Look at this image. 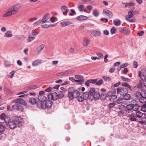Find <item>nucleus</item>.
Here are the masks:
<instances>
[{
  "label": "nucleus",
  "mask_w": 146,
  "mask_h": 146,
  "mask_svg": "<svg viewBox=\"0 0 146 146\" xmlns=\"http://www.w3.org/2000/svg\"><path fill=\"white\" fill-rule=\"evenodd\" d=\"M139 107L137 101L134 100H133L131 101L130 104L126 106L125 110L137 111L139 109Z\"/></svg>",
  "instance_id": "nucleus-3"
},
{
  "label": "nucleus",
  "mask_w": 146,
  "mask_h": 146,
  "mask_svg": "<svg viewBox=\"0 0 146 146\" xmlns=\"http://www.w3.org/2000/svg\"><path fill=\"white\" fill-rule=\"evenodd\" d=\"M116 104L115 103H110L108 105V107L110 109L113 108L115 106Z\"/></svg>",
  "instance_id": "nucleus-59"
},
{
  "label": "nucleus",
  "mask_w": 146,
  "mask_h": 146,
  "mask_svg": "<svg viewBox=\"0 0 146 146\" xmlns=\"http://www.w3.org/2000/svg\"><path fill=\"white\" fill-rule=\"evenodd\" d=\"M32 35L33 36H35L38 33V32H36L35 31V30L33 29L32 31Z\"/></svg>",
  "instance_id": "nucleus-61"
},
{
  "label": "nucleus",
  "mask_w": 146,
  "mask_h": 146,
  "mask_svg": "<svg viewBox=\"0 0 146 146\" xmlns=\"http://www.w3.org/2000/svg\"><path fill=\"white\" fill-rule=\"evenodd\" d=\"M52 104V102L50 100L46 101V102H44V104L45 107H46L47 108H50Z\"/></svg>",
  "instance_id": "nucleus-19"
},
{
  "label": "nucleus",
  "mask_w": 146,
  "mask_h": 146,
  "mask_svg": "<svg viewBox=\"0 0 146 146\" xmlns=\"http://www.w3.org/2000/svg\"><path fill=\"white\" fill-rule=\"evenodd\" d=\"M16 72L15 71L13 70L8 75V77L9 78H12L14 76V73Z\"/></svg>",
  "instance_id": "nucleus-47"
},
{
  "label": "nucleus",
  "mask_w": 146,
  "mask_h": 146,
  "mask_svg": "<svg viewBox=\"0 0 146 146\" xmlns=\"http://www.w3.org/2000/svg\"><path fill=\"white\" fill-rule=\"evenodd\" d=\"M145 92H144V91H142L141 92H137L136 93L135 95L136 97L139 99V98L141 97L142 95V94L143 93H145Z\"/></svg>",
  "instance_id": "nucleus-30"
},
{
  "label": "nucleus",
  "mask_w": 146,
  "mask_h": 146,
  "mask_svg": "<svg viewBox=\"0 0 146 146\" xmlns=\"http://www.w3.org/2000/svg\"><path fill=\"white\" fill-rule=\"evenodd\" d=\"M12 108L14 110H16L22 111H23V107L19 104H16L13 105L12 106Z\"/></svg>",
  "instance_id": "nucleus-12"
},
{
  "label": "nucleus",
  "mask_w": 146,
  "mask_h": 146,
  "mask_svg": "<svg viewBox=\"0 0 146 146\" xmlns=\"http://www.w3.org/2000/svg\"><path fill=\"white\" fill-rule=\"evenodd\" d=\"M48 98L50 100H53L54 101L58 98V97L57 93L54 92L49 94L48 96Z\"/></svg>",
  "instance_id": "nucleus-8"
},
{
  "label": "nucleus",
  "mask_w": 146,
  "mask_h": 146,
  "mask_svg": "<svg viewBox=\"0 0 146 146\" xmlns=\"http://www.w3.org/2000/svg\"><path fill=\"white\" fill-rule=\"evenodd\" d=\"M14 102L16 103H19L22 105L25 106L27 105V103L26 101L25 100H22L21 98L16 99L14 100Z\"/></svg>",
  "instance_id": "nucleus-13"
},
{
  "label": "nucleus",
  "mask_w": 146,
  "mask_h": 146,
  "mask_svg": "<svg viewBox=\"0 0 146 146\" xmlns=\"http://www.w3.org/2000/svg\"><path fill=\"white\" fill-rule=\"evenodd\" d=\"M75 78L76 79H81V78H83L82 76L80 75H77L75 76Z\"/></svg>",
  "instance_id": "nucleus-60"
},
{
  "label": "nucleus",
  "mask_w": 146,
  "mask_h": 146,
  "mask_svg": "<svg viewBox=\"0 0 146 146\" xmlns=\"http://www.w3.org/2000/svg\"><path fill=\"white\" fill-rule=\"evenodd\" d=\"M141 111L145 112L146 111V104L144 103L141 106Z\"/></svg>",
  "instance_id": "nucleus-38"
},
{
  "label": "nucleus",
  "mask_w": 146,
  "mask_h": 146,
  "mask_svg": "<svg viewBox=\"0 0 146 146\" xmlns=\"http://www.w3.org/2000/svg\"><path fill=\"white\" fill-rule=\"evenodd\" d=\"M118 31L125 35H128L130 33L129 29L128 28L126 27L120 28L118 29Z\"/></svg>",
  "instance_id": "nucleus-9"
},
{
  "label": "nucleus",
  "mask_w": 146,
  "mask_h": 146,
  "mask_svg": "<svg viewBox=\"0 0 146 146\" xmlns=\"http://www.w3.org/2000/svg\"><path fill=\"white\" fill-rule=\"evenodd\" d=\"M6 115H5V114L4 113H2L0 115V118L1 120H4L6 117Z\"/></svg>",
  "instance_id": "nucleus-58"
},
{
  "label": "nucleus",
  "mask_w": 146,
  "mask_h": 146,
  "mask_svg": "<svg viewBox=\"0 0 146 146\" xmlns=\"http://www.w3.org/2000/svg\"><path fill=\"white\" fill-rule=\"evenodd\" d=\"M85 100L83 96H79L78 97L77 100L79 102H82Z\"/></svg>",
  "instance_id": "nucleus-48"
},
{
  "label": "nucleus",
  "mask_w": 146,
  "mask_h": 146,
  "mask_svg": "<svg viewBox=\"0 0 146 146\" xmlns=\"http://www.w3.org/2000/svg\"><path fill=\"white\" fill-rule=\"evenodd\" d=\"M90 42V40L86 39H84V46H87L89 44Z\"/></svg>",
  "instance_id": "nucleus-55"
},
{
  "label": "nucleus",
  "mask_w": 146,
  "mask_h": 146,
  "mask_svg": "<svg viewBox=\"0 0 146 146\" xmlns=\"http://www.w3.org/2000/svg\"><path fill=\"white\" fill-rule=\"evenodd\" d=\"M0 132V139L1 140L5 138V134L2 132Z\"/></svg>",
  "instance_id": "nucleus-54"
},
{
  "label": "nucleus",
  "mask_w": 146,
  "mask_h": 146,
  "mask_svg": "<svg viewBox=\"0 0 146 146\" xmlns=\"http://www.w3.org/2000/svg\"><path fill=\"white\" fill-rule=\"evenodd\" d=\"M73 88L70 87L68 89V98L70 100H72L73 99L74 96L73 94Z\"/></svg>",
  "instance_id": "nucleus-10"
},
{
  "label": "nucleus",
  "mask_w": 146,
  "mask_h": 146,
  "mask_svg": "<svg viewBox=\"0 0 146 146\" xmlns=\"http://www.w3.org/2000/svg\"><path fill=\"white\" fill-rule=\"evenodd\" d=\"M20 7L18 5L13 6L7 10L6 13L4 15L3 17H6L17 14L18 12V10Z\"/></svg>",
  "instance_id": "nucleus-2"
},
{
  "label": "nucleus",
  "mask_w": 146,
  "mask_h": 146,
  "mask_svg": "<svg viewBox=\"0 0 146 146\" xmlns=\"http://www.w3.org/2000/svg\"><path fill=\"white\" fill-rule=\"evenodd\" d=\"M107 94L105 93H102L100 95V99L102 100H104L107 97Z\"/></svg>",
  "instance_id": "nucleus-37"
},
{
  "label": "nucleus",
  "mask_w": 146,
  "mask_h": 146,
  "mask_svg": "<svg viewBox=\"0 0 146 146\" xmlns=\"http://www.w3.org/2000/svg\"><path fill=\"white\" fill-rule=\"evenodd\" d=\"M12 36V32L11 31H7L4 35L5 36L8 38L11 37Z\"/></svg>",
  "instance_id": "nucleus-31"
},
{
  "label": "nucleus",
  "mask_w": 146,
  "mask_h": 146,
  "mask_svg": "<svg viewBox=\"0 0 146 146\" xmlns=\"http://www.w3.org/2000/svg\"><path fill=\"white\" fill-rule=\"evenodd\" d=\"M121 79H122L123 81H127L128 82H130V79L128 78H125L124 76H122L121 77Z\"/></svg>",
  "instance_id": "nucleus-52"
},
{
  "label": "nucleus",
  "mask_w": 146,
  "mask_h": 146,
  "mask_svg": "<svg viewBox=\"0 0 146 146\" xmlns=\"http://www.w3.org/2000/svg\"><path fill=\"white\" fill-rule=\"evenodd\" d=\"M117 96L115 94L111 97L110 98V101L112 102H114L116 101V100L117 98Z\"/></svg>",
  "instance_id": "nucleus-44"
},
{
  "label": "nucleus",
  "mask_w": 146,
  "mask_h": 146,
  "mask_svg": "<svg viewBox=\"0 0 146 146\" xmlns=\"http://www.w3.org/2000/svg\"><path fill=\"white\" fill-rule=\"evenodd\" d=\"M49 14H45L41 20L42 24H44L46 23H49V22L47 21V20L49 19Z\"/></svg>",
  "instance_id": "nucleus-16"
},
{
  "label": "nucleus",
  "mask_w": 146,
  "mask_h": 146,
  "mask_svg": "<svg viewBox=\"0 0 146 146\" xmlns=\"http://www.w3.org/2000/svg\"><path fill=\"white\" fill-rule=\"evenodd\" d=\"M125 106L124 105L121 104L118 106V108L120 110H124Z\"/></svg>",
  "instance_id": "nucleus-56"
},
{
  "label": "nucleus",
  "mask_w": 146,
  "mask_h": 146,
  "mask_svg": "<svg viewBox=\"0 0 146 146\" xmlns=\"http://www.w3.org/2000/svg\"><path fill=\"white\" fill-rule=\"evenodd\" d=\"M113 23L116 26H119L121 24L120 20L119 19L117 20H114L113 21Z\"/></svg>",
  "instance_id": "nucleus-39"
},
{
  "label": "nucleus",
  "mask_w": 146,
  "mask_h": 146,
  "mask_svg": "<svg viewBox=\"0 0 146 146\" xmlns=\"http://www.w3.org/2000/svg\"><path fill=\"white\" fill-rule=\"evenodd\" d=\"M103 83V80L102 79H100L98 81L96 80V85L98 86H99L102 84Z\"/></svg>",
  "instance_id": "nucleus-53"
},
{
  "label": "nucleus",
  "mask_w": 146,
  "mask_h": 146,
  "mask_svg": "<svg viewBox=\"0 0 146 146\" xmlns=\"http://www.w3.org/2000/svg\"><path fill=\"white\" fill-rule=\"evenodd\" d=\"M61 25H62V27H64L67 26H68V25H70L71 24V23L69 21L68 22H66V21H64L62 22L61 23Z\"/></svg>",
  "instance_id": "nucleus-33"
},
{
  "label": "nucleus",
  "mask_w": 146,
  "mask_h": 146,
  "mask_svg": "<svg viewBox=\"0 0 146 146\" xmlns=\"http://www.w3.org/2000/svg\"><path fill=\"white\" fill-rule=\"evenodd\" d=\"M37 88L36 85H31L28 86L27 87L28 90H34Z\"/></svg>",
  "instance_id": "nucleus-49"
},
{
  "label": "nucleus",
  "mask_w": 146,
  "mask_h": 146,
  "mask_svg": "<svg viewBox=\"0 0 146 146\" xmlns=\"http://www.w3.org/2000/svg\"><path fill=\"white\" fill-rule=\"evenodd\" d=\"M133 12V11H129L128 13V15H126L125 16L126 19L128 21L131 22H134L135 21V19L131 18L134 16Z\"/></svg>",
  "instance_id": "nucleus-7"
},
{
  "label": "nucleus",
  "mask_w": 146,
  "mask_h": 146,
  "mask_svg": "<svg viewBox=\"0 0 146 146\" xmlns=\"http://www.w3.org/2000/svg\"><path fill=\"white\" fill-rule=\"evenodd\" d=\"M136 111L130 110H125V113L129 119L131 121L138 122L134 111Z\"/></svg>",
  "instance_id": "nucleus-4"
},
{
  "label": "nucleus",
  "mask_w": 146,
  "mask_h": 146,
  "mask_svg": "<svg viewBox=\"0 0 146 146\" xmlns=\"http://www.w3.org/2000/svg\"><path fill=\"white\" fill-rule=\"evenodd\" d=\"M123 98L125 100H129L130 98V96L129 94L127 93L125 95L123 96Z\"/></svg>",
  "instance_id": "nucleus-41"
},
{
  "label": "nucleus",
  "mask_w": 146,
  "mask_h": 146,
  "mask_svg": "<svg viewBox=\"0 0 146 146\" xmlns=\"http://www.w3.org/2000/svg\"><path fill=\"white\" fill-rule=\"evenodd\" d=\"M41 63V60H37L34 61L32 63L33 66H37Z\"/></svg>",
  "instance_id": "nucleus-32"
},
{
  "label": "nucleus",
  "mask_w": 146,
  "mask_h": 146,
  "mask_svg": "<svg viewBox=\"0 0 146 146\" xmlns=\"http://www.w3.org/2000/svg\"><path fill=\"white\" fill-rule=\"evenodd\" d=\"M123 99L120 97H119L116 100V103L117 104H119L122 103Z\"/></svg>",
  "instance_id": "nucleus-50"
},
{
  "label": "nucleus",
  "mask_w": 146,
  "mask_h": 146,
  "mask_svg": "<svg viewBox=\"0 0 146 146\" xmlns=\"http://www.w3.org/2000/svg\"><path fill=\"white\" fill-rule=\"evenodd\" d=\"M116 90L114 89L113 91H109L107 93V95L109 98L115 94L116 93Z\"/></svg>",
  "instance_id": "nucleus-17"
},
{
  "label": "nucleus",
  "mask_w": 146,
  "mask_h": 146,
  "mask_svg": "<svg viewBox=\"0 0 146 146\" xmlns=\"http://www.w3.org/2000/svg\"><path fill=\"white\" fill-rule=\"evenodd\" d=\"M138 63L136 61H134L133 63V66L134 68H136L138 66Z\"/></svg>",
  "instance_id": "nucleus-64"
},
{
  "label": "nucleus",
  "mask_w": 146,
  "mask_h": 146,
  "mask_svg": "<svg viewBox=\"0 0 146 146\" xmlns=\"http://www.w3.org/2000/svg\"><path fill=\"white\" fill-rule=\"evenodd\" d=\"M10 62L9 61L6 60L4 62V65L6 67H9L11 65Z\"/></svg>",
  "instance_id": "nucleus-45"
},
{
  "label": "nucleus",
  "mask_w": 146,
  "mask_h": 146,
  "mask_svg": "<svg viewBox=\"0 0 146 146\" xmlns=\"http://www.w3.org/2000/svg\"><path fill=\"white\" fill-rule=\"evenodd\" d=\"M44 47V46L43 44H41L37 48V51L38 52L41 51Z\"/></svg>",
  "instance_id": "nucleus-36"
},
{
  "label": "nucleus",
  "mask_w": 146,
  "mask_h": 146,
  "mask_svg": "<svg viewBox=\"0 0 146 146\" xmlns=\"http://www.w3.org/2000/svg\"><path fill=\"white\" fill-rule=\"evenodd\" d=\"M117 92L121 96H123L127 93V89L124 87H120L117 88Z\"/></svg>",
  "instance_id": "nucleus-6"
},
{
  "label": "nucleus",
  "mask_w": 146,
  "mask_h": 146,
  "mask_svg": "<svg viewBox=\"0 0 146 146\" xmlns=\"http://www.w3.org/2000/svg\"><path fill=\"white\" fill-rule=\"evenodd\" d=\"M137 87L139 89L146 88V86L145 85L143 84V80H142L139 81V84L137 85Z\"/></svg>",
  "instance_id": "nucleus-18"
},
{
  "label": "nucleus",
  "mask_w": 146,
  "mask_h": 146,
  "mask_svg": "<svg viewBox=\"0 0 146 146\" xmlns=\"http://www.w3.org/2000/svg\"><path fill=\"white\" fill-rule=\"evenodd\" d=\"M93 15L95 17H96L98 15V12L97 9H96L94 10L93 12Z\"/></svg>",
  "instance_id": "nucleus-51"
},
{
  "label": "nucleus",
  "mask_w": 146,
  "mask_h": 146,
  "mask_svg": "<svg viewBox=\"0 0 146 146\" xmlns=\"http://www.w3.org/2000/svg\"><path fill=\"white\" fill-rule=\"evenodd\" d=\"M103 14H105L106 15L110 18L112 17L113 16V14L112 12L107 9H104L103 11Z\"/></svg>",
  "instance_id": "nucleus-14"
},
{
  "label": "nucleus",
  "mask_w": 146,
  "mask_h": 146,
  "mask_svg": "<svg viewBox=\"0 0 146 146\" xmlns=\"http://www.w3.org/2000/svg\"><path fill=\"white\" fill-rule=\"evenodd\" d=\"M61 9L64 15H66L68 11V7L65 6H63L61 7Z\"/></svg>",
  "instance_id": "nucleus-20"
},
{
  "label": "nucleus",
  "mask_w": 146,
  "mask_h": 146,
  "mask_svg": "<svg viewBox=\"0 0 146 146\" xmlns=\"http://www.w3.org/2000/svg\"><path fill=\"white\" fill-rule=\"evenodd\" d=\"M90 97L91 98V100L95 99H98L100 96V94L98 92H96L95 88H91L89 91Z\"/></svg>",
  "instance_id": "nucleus-5"
},
{
  "label": "nucleus",
  "mask_w": 146,
  "mask_h": 146,
  "mask_svg": "<svg viewBox=\"0 0 146 146\" xmlns=\"http://www.w3.org/2000/svg\"><path fill=\"white\" fill-rule=\"evenodd\" d=\"M83 96L85 100L87 99L88 98H89V100L91 99V98L90 97L89 92H84L83 94Z\"/></svg>",
  "instance_id": "nucleus-25"
},
{
  "label": "nucleus",
  "mask_w": 146,
  "mask_h": 146,
  "mask_svg": "<svg viewBox=\"0 0 146 146\" xmlns=\"http://www.w3.org/2000/svg\"><path fill=\"white\" fill-rule=\"evenodd\" d=\"M35 37H33L29 36L28 37L27 39L28 42H29L35 39Z\"/></svg>",
  "instance_id": "nucleus-57"
},
{
  "label": "nucleus",
  "mask_w": 146,
  "mask_h": 146,
  "mask_svg": "<svg viewBox=\"0 0 146 146\" xmlns=\"http://www.w3.org/2000/svg\"><path fill=\"white\" fill-rule=\"evenodd\" d=\"M88 19V17L85 16L84 15H80L76 17V19L78 21H82L84 20H85Z\"/></svg>",
  "instance_id": "nucleus-26"
},
{
  "label": "nucleus",
  "mask_w": 146,
  "mask_h": 146,
  "mask_svg": "<svg viewBox=\"0 0 146 146\" xmlns=\"http://www.w3.org/2000/svg\"><path fill=\"white\" fill-rule=\"evenodd\" d=\"M134 112L135 113L137 121H139L141 119V118L143 115V113L139 111H138V110L134 111Z\"/></svg>",
  "instance_id": "nucleus-11"
},
{
  "label": "nucleus",
  "mask_w": 146,
  "mask_h": 146,
  "mask_svg": "<svg viewBox=\"0 0 146 146\" xmlns=\"http://www.w3.org/2000/svg\"><path fill=\"white\" fill-rule=\"evenodd\" d=\"M5 127L4 123L0 122V132H3L5 131Z\"/></svg>",
  "instance_id": "nucleus-27"
},
{
  "label": "nucleus",
  "mask_w": 146,
  "mask_h": 146,
  "mask_svg": "<svg viewBox=\"0 0 146 146\" xmlns=\"http://www.w3.org/2000/svg\"><path fill=\"white\" fill-rule=\"evenodd\" d=\"M63 91H60L59 92L58 97V98L60 99L64 97V94Z\"/></svg>",
  "instance_id": "nucleus-40"
},
{
  "label": "nucleus",
  "mask_w": 146,
  "mask_h": 146,
  "mask_svg": "<svg viewBox=\"0 0 146 146\" xmlns=\"http://www.w3.org/2000/svg\"><path fill=\"white\" fill-rule=\"evenodd\" d=\"M4 120L5 124L7 125L10 122V121H11L12 120L11 119L10 117H9L8 116H7Z\"/></svg>",
  "instance_id": "nucleus-34"
},
{
  "label": "nucleus",
  "mask_w": 146,
  "mask_h": 146,
  "mask_svg": "<svg viewBox=\"0 0 146 146\" xmlns=\"http://www.w3.org/2000/svg\"><path fill=\"white\" fill-rule=\"evenodd\" d=\"M138 99L141 103H145L146 102V94H143L141 97L139 98Z\"/></svg>",
  "instance_id": "nucleus-15"
},
{
  "label": "nucleus",
  "mask_w": 146,
  "mask_h": 146,
  "mask_svg": "<svg viewBox=\"0 0 146 146\" xmlns=\"http://www.w3.org/2000/svg\"><path fill=\"white\" fill-rule=\"evenodd\" d=\"M121 84L122 86L127 87L131 91H133V89L132 88V87H131L129 84H127L126 82H123Z\"/></svg>",
  "instance_id": "nucleus-28"
},
{
  "label": "nucleus",
  "mask_w": 146,
  "mask_h": 146,
  "mask_svg": "<svg viewBox=\"0 0 146 146\" xmlns=\"http://www.w3.org/2000/svg\"><path fill=\"white\" fill-rule=\"evenodd\" d=\"M84 81V80L83 78H81V79L79 80H75V82L78 83L80 84H82Z\"/></svg>",
  "instance_id": "nucleus-43"
},
{
  "label": "nucleus",
  "mask_w": 146,
  "mask_h": 146,
  "mask_svg": "<svg viewBox=\"0 0 146 146\" xmlns=\"http://www.w3.org/2000/svg\"><path fill=\"white\" fill-rule=\"evenodd\" d=\"M102 78L105 82H109L111 80V78L109 77L106 76H104L102 77Z\"/></svg>",
  "instance_id": "nucleus-35"
},
{
  "label": "nucleus",
  "mask_w": 146,
  "mask_h": 146,
  "mask_svg": "<svg viewBox=\"0 0 146 146\" xmlns=\"http://www.w3.org/2000/svg\"><path fill=\"white\" fill-rule=\"evenodd\" d=\"M128 65V64L127 63H125L121 64L120 65V68H123L127 67Z\"/></svg>",
  "instance_id": "nucleus-62"
},
{
  "label": "nucleus",
  "mask_w": 146,
  "mask_h": 146,
  "mask_svg": "<svg viewBox=\"0 0 146 146\" xmlns=\"http://www.w3.org/2000/svg\"><path fill=\"white\" fill-rule=\"evenodd\" d=\"M89 80V82L90 83H92V84H96V80L97 79H90Z\"/></svg>",
  "instance_id": "nucleus-63"
},
{
  "label": "nucleus",
  "mask_w": 146,
  "mask_h": 146,
  "mask_svg": "<svg viewBox=\"0 0 146 146\" xmlns=\"http://www.w3.org/2000/svg\"><path fill=\"white\" fill-rule=\"evenodd\" d=\"M37 106L39 109L44 108L45 107L44 102H42L40 101L38 102Z\"/></svg>",
  "instance_id": "nucleus-24"
},
{
  "label": "nucleus",
  "mask_w": 146,
  "mask_h": 146,
  "mask_svg": "<svg viewBox=\"0 0 146 146\" xmlns=\"http://www.w3.org/2000/svg\"><path fill=\"white\" fill-rule=\"evenodd\" d=\"M138 76L143 80V83L144 84V78L145 76V75H144V72H141V71H139L138 73Z\"/></svg>",
  "instance_id": "nucleus-22"
},
{
  "label": "nucleus",
  "mask_w": 146,
  "mask_h": 146,
  "mask_svg": "<svg viewBox=\"0 0 146 146\" xmlns=\"http://www.w3.org/2000/svg\"><path fill=\"white\" fill-rule=\"evenodd\" d=\"M52 25L50 24H44L41 25V27L43 28H47L51 26Z\"/></svg>",
  "instance_id": "nucleus-46"
},
{
  "label": "nucleus",
  "mask_w": 146,
  "mask_h": 146,
  "mask_svg": "<svg viewBox=\"0 0 146 146\" xmlns=\"http://www.w3.org/2000/svg\"><path fill=\"white\" fill-rule=\"evenodd\" d=\"M38 100L42 102H44L46 99V98L44 95H39L38 96Z\"/></svg>",
  "instance_id": "nucleus-23"
},
{
  "label": "nucleus",
  "mask_w": 146,
  "mask_h": 146,
  "mask_svg": "<svg viewBox=\"0 0 146 146\" xmlns=\"http://www.w3.org/2000/svg\"><path fill=\"white\" fill-rule=\"evenodd\" d=\"M23 120V118L20 116H17L15 117V119L12 120L10 121V122L7 125L11 129H15L17 127V125L19 127H20L22 125V122Z\"/></svg>",
  "instance_id": "nucleus-1"
},
{
  "label": "nucleus",
  "mask_w": 146,
  "mask_h": 146,
  "mask_svg": "<svg viewBox=\"0 0 146 146\" xmlns=\"http://www.w3.org/2000/svg\"><path fill=\"white\" fill-rule=\"evenodd\" d=\"M73 94L74 96V97L76 98L78 97L80 95V92L77 90H75L73 88Z\"/></svg>",
  "instance_id": "nucleus-21"
},
{
  "label": "nucleus",
  "mask_w": 146,
  "mask_h": 146,
  "mask_svg": "<svg viewBox=\"0 0 146 146\" xmlns=\"http://www.w3.org/2000/svg\"><path fill=\"white\" fill-rule=\"evenodd\" d=\"M85 7L84 5H81L78 7V9L79 11L81 12H82L84 11Z\"/></svg>",
  "instance_id": "nucleus-42"
},
{
  "label": "nucleus",
  "mask_w": 146,
  "mask_h": 146,
  "mask_svg": "<svg viewBox=\"0 0 146 146\" xmlns=\"http://www.w3.org/2000/svg\"><path fill=\"white\" fill-rule=\"evenodd\" d=\"M29 101L32 105L35 104L36 103V100L34 98H29Z\"/></svg>",
  "instance_id": "nucleus-29"
}]
</instances>
